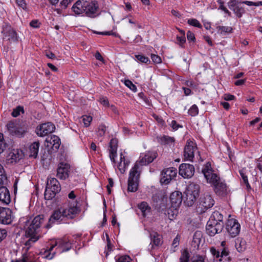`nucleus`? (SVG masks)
<instances>
[{
	"label": "nucleus",
	"instance_id": "nucleus-54",
	"mask_svg": "<svg viewBox=\"0 0 262 262\" xmlns=\"http://www.w3.org/2000/svg\"><path fill=\"white\" fill-rule=\"evenodd\" d=\"M117 155V150L115 149H110V158L111 161L113 162H115V158Z\"/></svg>",
	"mask_w": 262,
	"mask_h": 262
},
{
	"label": "nucleus",
	"instance_id": "nucleus-10",
	"mask_svg": "<svg viewBox=\"0 0 262 262\" xmlns=\"http://www.w3.org/2000/svg\"><path fill=\"white\" fill-rule=\"evenodd\" d=\"M7 126L11 135L19 138L24 137L27 132V127L25 125H20L14 122H10Z\"/></svg>",
	"mask_w": 262,
	"mask_h": 262
},
{
	"label": "nucleus",
	"instance_id": "nucleus-56",
	"mask_svg": "<svg viewBox=\"0 0 262 262\" xmlns=\"http://www.w3.org/2000/svg\"><path fill=\"white\" fill-rule=\"evenodd\" d=\"M220 252L221 257H224L227 256L229 254V250L227 247H224L223 248Z\"/></svg>",
	"mask_w": 262,
	"mask_h": 262
},
{
	"label": "nucleus",
	"instance_id": "nucleus-8",
	"mask_svg": "<svg viewBox=\"0 0 262 262\" xmlns=\"http://www.w3.org/2000/svg\"><path fill=\"white\" fill-rule=\"evenodd\" d=\"M57 246L58 248H62L61 252H66L69 250L71 248V244L70 243L69 241L67 239H58L55 243L54 244H53L49 250H46L45 251L43 255L44 257L48 259H52L55 254V253L53 252V253H51L50 252L53 249V248Z\"/></svg>",
	"mask_w": 262,
	"mask_h": 262
},
{
	"label": "nucleus",
	"instance_id": "nucleus-44",
	"mask_svg": "<svg viewBox=\"0 0 262 262\" xmlns=\"http://www.w3.org/2000/svg\"><path fill=\"white\" fill-rule=\"evenodd\" d=\"M125 85L130 89L133 92H136L137 90L136 85L129 80H125L124 81Z\"/></svg>",
	"mask_w": 262,
	"mask_h": 262
},
{
	"label": "nucleus",
	"instance_id": "nucleus-38",
	"mask_svg": "<svg viewBox=\"0 0 262 262\" xmlns=\"http://www.w3.org/2000/svg\"><path fill=\"white\" fill-rule=\"evenodd\" d=\"M20 113H24V107L21 106H18L13 110L11 115L14 117H17L20 115Z\"/></svg>",
	"mask_w": 262,
	"mask_h": 262
},
{
	"label": "nucleus",
	"instance_id": "nucleus-12",
	"mask_svg": "<svg viewBox=\"0 0 262 262\" xmlns=\"http://www.w3.org/2000/svg\"><path fill=\"white\" fill-rule=\"evenodd\" d=\"M84 12L85 15L90 17H95L98 15V4L96 1L84 2Z\"/></svg>",
	"mask_w": 262,
	"mask_h": 262
},
{
	"label": "nucleus",
	"instance_id": "nucleus-40",
	"mask_svg": "<svg viewBox=\"0 0 262 262\" xmlns=\"http://www.w3.org/2000/svg\"><path fill=\"white\" fill-rule=\"evenodd\" d=\"M216 29L221 33H230L232 30L231 27L228 26H217Z\"/></svg>",
	"mask_w": 262,
	"mask_h": 262
},
{
	"label": "nucleus",
	"instance_id": "nucleus-20",
	"mask_svg": "<svg viewBox=\"0 0 262 262\" xmlns=\"http://www.w3.org/2000/svg\"><path fill=\"white\" fill-rule=\"evenodd\" d=\"M46 146L48 148H52L53 150L59 149L61 144L59 138L55 135L48 136L46 139Z\"/></svg>",
	"mask_w": 262,
	"mask_h": 262
},
{
	"label": "nucleus",
	"instance_id": "nucleus-53",
	"mask_svg": "<svg viewBox=\"0 0 262 262\" xmlns=\"http://www.w3.org/2000/svg\"><path fill=\"white\" fill-rule=\"evenodd\" d=\"M151 58L152 61L155 63H160L162 61L161 57L155 54H151Z\"/></svg>",
	"mask_w": 262,
	"mask_h": 262
},
{
	"label": "nucleus",
	"instance_id": "nucleus-15",
	"mask_svg": "<svg viewBox=\"0 0 262 262\" xmlns=\"http://www.w3.org/2000/svg\"><path fill=\"white\" fill-rule=\"evenodd\" d=\"M55 129V126L53 123L47 122L37 126L36 129V133L38 136L43 137L53 132Z\"/></svg>",
	"mask_w": 262,
	"mask_h": 262
},
{
	"label": "nucleus",
	"instance_id": "nucleus-45",
	"mask_svg": "<svg viewBox=\"0 0 262 262\" xmlns=\"http://www.w3.org/2000/svg\"><path fill=\"white\" fill-rule=\"evenodd\" d=\"M6 147V143L4 140L3 134L0 133V154L2 153Z\"/></svg>",
	"mask_w": 262,
	"mask_h": 262
},
{
	"label": "nucleus",
	"instance_id": "nucleus-30",
	"mask_svg": "<svg viewBox=\"0 0 262 262\" xmlns=\"http://www.w3.org/2000/svg\"><path fill=\"white\" fill-rule=\"evenodd\" d=\"M178 207H173V206H171L170 207L166 209L164 213L168 217V218L172 220L176 218L178 213Z\"/></svg>",
	"mask_w": 262,
	"mask_h": 262
},
{
	"label": "nucleus",
	"instance_id": "nucleus-7",
	"mask_svg": "<svg viewBox=\"0 0 262 262\" xmlns=\"http://www.w3.org/2000/svg\"><path fill=\"white\" fill-rule=\"evenodd\" d=\"M200 186L195 183H190L187 186L185 191V203L188 206H191L195 202L199 195Z\"/></svg>",
	"mask_w": 262,
	"mask_h": 262
},
{
	"label": "nucleus",
	"instance_id": "nucleus-5",
	"mask_svg": "<svg viewBox=\"0 0 262 262\" xmlns=\"http://www.w3.org/2000/svg\"><path fill=\"white\" fill-rule=\"evenodd\" d=\"M60 190V185L58 180L54 178H49L45 192V198L46 200L52 199Z\"/></svg>",
	"mask_w": 262,
	"mask_h": 262
},
{
	"label": "nucleus",
	"instance_id": "nucleus-23",
	"mask_svg": "<svg viewBox=\"0 0 262 262\" xmlns=\"http://www.w3.org/2000/svg\"><path fill=\"white\" fill-rule=\"evenodd\" d=\"M170 201L171 206L173 207H179L182 201V195L179 191H174L170 195Z\"/></svg>",
	"mask_w": 262,
	"mask_h": 262
},
{
	"label": "nucleus",
	"instance_id": "nucleus-28",
	"mask_svg": "<svg viewBox=\"0 0 262 262\" xmlns=\"http://www.w3.org/2000/svg\"><path fill=\"white\" fill-rule=\"evenodd\" d=\"M39 142L38 141H35L33 142L30 146L29 148V155L30 157H33L36 158L38 155Z\"/></svg>",
	"mask_w": 262,
	"mask_h": 262
},
{
	"label": "nucleus",
	"instance_id": "nucleus-35",
	"mask_svg": "<svg viewBox=\"0 0 262 262\" xmlns=\"http://www.w3.org/2000/svg\"><path fill=\"white\" fill-rule=\"evenodd\" d=\"M209 220H212V221H215V222L223 223V216L219 211H214L211 215Z\"/></svg>",
	"mask_w": 262,
	"mask_h": 262
},
{
	"label": "nucleus",
	"instance_id": "nucleus-41",
	"mask_svg": "<svg viewBox=\"0 0 262 262\" xmlns=\"http://www.w3.org/2000/svg\"><path fill=\"white\" fill-rule=\"evenodd\" d=\"M106 130V126L103 124H100L98 127V130L97 131L98 135L100 137L103 136L105 135Z\"/></svg>",
	"mask_w": 262,
	"mask_h": 262
},
{
	"label": "nucleus",
	"instance_id": "nucleus-18",
	"mask_svg": "<svg viewBox=\"0 0 262 262\" xmlns=\"http://www.w3.org/2000/svg\"><path fill=\"white\" fill-rule=\"evenodd\" d=\"M196 150L195 144L191 141H187L184 148V156L186 160L192 161L194 158V153Z\"/></svg>",
	"mask_w": 262,
	"mask_h": 262
},
{
	"label": "nucleus",
	"instance_id": "nucleus-62",
	"mask_svg": "<svg viewBox=\"0 0 262 262\" xmlns=\"http://www.w3.org/2000/svg\"><path fill=\"white\" fill-rule=\"evenodd\" d=\"M71 0H62L61 3L60 5L61 7H63V8H66L68 5V4L71 3Z\"/></svg>",
	"mask_w": 262,
	"mask_h": 262
},
{
	"label": "nucleus",
	"instance_id": "nucleus-21",
	"mask_svg": "<svg viewBox=\"0 0 262 262\" xmlns=\"http://www.w3.org/2000/svg\"><path fill=\"white\" fill-rule=\"evenodd\" d=\"M157 157V153L155 151H148L144 156L140 158L139 162L141 165H146L152 162Z\"/></svg>",
	"mask_w": 262,
	"mask_h": 262
},
{
	"label": "nucleus",
	"instance_id": "nucleus-42",
	"mask_svg": "<svg viewBox=\"0 0 262 262\" xmlns=\"http://www.w3.org/2000/svg\"><path fill=\"white\" fill-rule=\"evenodd\" d=\"M82 118L84 126L86 127L89 126L92 121V117L90 116L84 115L82 117Z\"/></svg>",
	"mask_w": 262,
	"mask_h": 262
},
{
	"label": "nucleus",
	"instance_id": "nucleus-50",
	"mask_svg": "<svg viewBox=\"0 0 262 262\" xmlns=\"http://www.w3.org/2000/svg\"><path fill=\"white\" fill-rule=\"evenodd\" d=\"M97 34H101V35H113L116 37H120V36L118 34L113 32L112 31H105V32H95Z\"/></svg>",
	"mask_w": 262,
	"mask_h": 262
},
{
	"label": "nucleus",
	"instance_id": "nucleus-19",
	"mask_svg": "<svg viewBox=\"0 0 262 262\" xmlns=\"http://www.w3.org/2000/svg\"><path fill=\"white\" fill-rule=\"evenodd\" d=\"M70 166L68 163H60L57 169V177L62 180H65L69 177Z\"/></svg>",
	"mask_w": 262,
	"mask_h": 262
},
{
	"label": "nucleus",
	"instance_id": "nucleus-13",
	"mask_svg": "<svg viewBox=\"0 0 262 262\" xmlns=\"http://www.w3.org/2000/svg\"><path fill=\"white\" fill-rule=\"evenodd\" d=\"M224 227L223 223L215 222V221H212V220H209L208 221L206 230L207 233L210 236H213L217 233H219L222 232Z\"/></svg>",
	"mask_w": 262,
	"mask_h": 262
},
{
	"label": "nucleus",
	"instance_id": "nucleus-17",
	"mask_svg": "<svg viewBox=\"0 0 262 262\" xmlns=\"http://www.w3.org/2000/svg\"><path fill=\"white\" fill-rule=\"evenodd\" d=\"M179 172L184 178H191L194 173V167L193 165L183 163L179 166Z\"/></svg>",
	"mask_w": 262,
	"mask_h": 262
},
{
	"label": "nucleus",
	"instance_id": "nucleus-27",
	"mask_svg": "<svg viewBox=\"0 0 262 262\" xmlns=\"http://www.w3.org/2000/svg\"><path fill=\"white\" fill-rule=\"evenodd\" d=\"M138 207L141 211L143 217H146L150 214L151 207L147 203L142 202L138 205Z\"/></svg>",
	"mask_w": 262,
	"mask_h": 262
},
{
	"label": "nucleus",
	"instance_id": "nucleus-36",
	"mask_svg": "<svg viewBox=\"0 0 262 262\" xmlns=\"http://www.w3.org/2000/svg\"><path fill=\"white\" fill-rule=\"evenodd\" d=\"M7 181V178L3 166L0 164V185H3Z\"/></svg>",
	"mask_w": 262,
	"mask_h": 262
},
{
	"label": "nucleus",
	"instance_id": "nucleus-29",
	"mask_svg": "<svg viewBox=\"0 0 262 262\" xmlns=\"http://www.w3.org/2000/svg\"><path fill=\"white\" fill-rule=\"evenodd\" d=\"M203 237L202 232L200 231H196L194 232L193 236L192 246L194 247L199 248L200 244L202 242Z\"/></svg>",
	"mask_w": 262,
	"mask_h": 262
},
{
	"label": "nucleus",
	"instance_id": "nucleus-1",
	"mask_svg": "<svg viewBox=\"0 0 262 262\" xmlns=\"http://www.w3.org/2000/svg\"><path fill=\"white\" fill-rule=\"evenodd\" d=\"M202 172L207 182L213 185L214 191L217 195L224 196L227 194L228 188L226 184L213 172L210 162H208L204 165Z\"/></svg>",
	"mask_w": 262,
	"mask_h": 262
},
{
	"label": "nucleus",
	"instance_id": "nucleus-43",
	"mask_svg": "<svg viewBox=\"0 0 262 262\" xmlns=\"http://www.w3.org/2000/svg\"><path fill=\"white\" fill-rule=\"evenodd\" d=\"M199 110L197 106L193 105L188 110V114L191 116H195L198 114Z\"/></svg>",
	"mask_w": 262,
	"mask_h": 262
},
{
	"label": "nucleus",
	"instance_id": "nucleus-64",
	"mask_svg": "<svg viewBox=\"0 0 262 262\" xmlns=\"http://www.w3.org/2000/svg\"><path fill=\"white\" fill-rule=\"evenodd\" d=\"M235 97L234 95H230V94H226L225 95L224 99L225 100L227 101H230L233 100L234 99Z\"/></svg>",
	"mask_w": 262,
	"mask_h": 262
},
{
	"label": "nucleus",
	"instance_id": "nucleus-48",
	"mask_svg": "<svg viewBox=\"0 0 262 262\" xmlns=\"http://www.w3.org/2000/svg\"><path fill=\"white\" fill-rule=\"evenodd\" d=\"M116 260V262H129L131 258L128 255H122L119 256Z\"/></svg>",
	"mask_w": 262,
	"mask_h": 262
},
{
	"label": "nucleus",
	"instance_id": "nucleus-49",
	"mask_svg": "<svg viewBox=\"0 0 262 262\" xmlns=\"http://www.w3.org/2000/svg\"><path fill=\"white\" fill-rule=\"evenodd\" d=\"M118 141L116 138L112 139L110 143V149L117 150Z\"/></svg>",
	"mask_w": 262,
	"mask_h": 262
},
{
	"label": "nucleus",
	"instance_id": "nucleus-34",
	"mask_svg": "<svg viewBox=\"0 0 262 262\" xmlns=\"http://www.w3.org/2000/svg\"><path fill=\"white\" fill-rule=\"evenodd\" d=\"M241 177L243 180L244 183L246 185L247 188L248 189L251 188V186L249 183L248 176H247V170L246 168H243L239 171Z\"/></svg>",
	"mask_w": 262,
	"mask_h": 262
},
{
	"label": "nucleus",
	"instance_id": "nucleus-3",
	"mask_svg": "<svg viewBox=\"0 0 262 262\" xmlns=\"http://www.w3.org/2000/svg\"><path fill=\"white\" fill-rule=\"evenodd\" d=\"M44 221L43 215L35 216L31 223L28 221L26 225V234L30 238L26 242V245L30 246L33 243L36 242L40 237V226Z\"/></svg>",
	"mask_w": 262,
	"mask_h": 262
},
{
	"label": "nucleus",
	"instance_id": "nucleus-6",
	"mask_svg": "<svg viewBox=\"0 0 262 262\" xmlns=\"http://www.w3.org/2000/svg\"><path fill=\"white\" fill-rule=\"evenodd\" d=\"M139 165L136 162L129 171L128 179V191L136 192L138 187L140 172L138 171Z\"/></svg>",
	"mask_w": 262,
	"mask_h": 262
},
{
	"label": "nucleus",
	"instance_id": "nucleus-55",
	"mask_svg": "<svg viewBox=\"0 0 262 262\" xmlns=\"http://www.w3.org/2000/svg\"><path fill=\"white\" fill-rule=\"evenodd\" d=\"M24 259L25 260V262H36L35 260L33 259V255L32 254H24Z\"/></svg>",
	"mask_w": 262,
	"mask_h": 262
},
{
	"label": "nucleus",
	"instance_id": "nucleus-46",
	"mask_svg": "<svg viewBox=\"0 0 262 262\" xmlns=\"http://www.w3.org/2000/svg\"><path fill=\"white\" fill-rule=\"evenodd\" d=\"M188 23L191 26L196 27L199 28L202 27L201 24L196 19H189L188 20Z\"/></svg>",
	"mask_w": 262,
	"mask_h": 262
},
{
	"label": "nucleus",
	"instance_id": "nucleus-57",
	"mask_svg": "<svg viewBox=\"0 0 262 262\" xmlns=\"http://www.w3.org/2000/svg\"><path fill=\"white\" fill-rule=\"evenodd\" d=\"M106 236H107V251L105 252L106 256H107L108 255L109 252L112 250V245L111 243L110 239L108 237V236L107 235H106Z\"/></svg>",
	"mask_w": 262,
	"mask_h": 262
},
{
	"label": "nucleus",
	"instance_id": "nucleus-33",
	"mask_svg": "<svg viewBox=\"0 0 262 262\" xmlns=\"http://www.w3.org/2000/svg\"><path fill=\"white\" fill-rule=\"evenodd\" d=\"M158 142L161 144H170L174 142V139L173 137L167 136H163L157 138Z\"/></svg>",
	"mask_w": 262,
	"mask_h": 262
},
{
	"label": "nucleus",
	"instance_id": "nucleus-37",
	"mask_svg": "<svg viewBox=\"0 0 262 262\" xmlns=\"http://www.w3.org/2000/svg\"><path fill=\"white\" fill-rule=\"evenodd\" d=\"M190 255L187 249H185L181 254L180 258V262H189Z\"/></svg>",
	"mask_w": 262,
	"mask_h": 262
},
{
	"label": "nucleus",
	"instance_id": "nucleus-60",
	"mask_svg": "<svg viewBox=\"0 0 262 262\" xmlns=\"http://www.w3.org/2000/svg\"><path fill=\"white\" fill-rule=\"evenodd\" d=\"M187 39L189 41H194L195 40V36L194 34L190 31H188L187 32Z\"/></svg>",
	"mask_w": 262,
	"mask_h": 262
},
{
	"label": "nucleus",
	"instance_id": "nucleus-16",
	"mask_svg": "<svg viewBox=\"0 0 262 262\" xmlns=\"http://www.w3.org/2000/svg\"><path fill=\"white\" fill-rule=\"evenodd\" d=\"M13 221L12 212L11 209L8 208L0 206V223L5 225H8Z\"/></svg>",
	"mask_w": 262,
	"mask_h": 262
},
{
	"label": "nucleus",
	"instance_id": "nucleus-47",
	"mask_svg": "<svg viewBox=\"0 0 262 262\" xmlns=\"http://www.w3.org/2000/svg\"><path fill=\"white\" fill-rule=\"evenodd\" d=\"M181 36H177V40L179 42L181 46H182V45H183L185 42L186 41V39L185 37V32L184 31H181Z\"/></svg>",
	"mask_w": 262,
	"mask_h": 262
},
{
	"label": "nucleus",
	"instance_id": "nucleus-61",
	"mask_svg": "<svg viewBox=\"0 0 262 262\" xmlns=\"http://www.w3.org/2000/svg\"><path fill=\"white\" fill-rule=\"evenodd\" d=\"M7 234L6 230L0 229V242L6 237Z\"/></svg>",
	"mask_w": 262,
	"mask_h": 262
},
{
	"label": "nucleus",
	"instance_id": "nucleus-11",
	"mask_svg": "<svg viewBox=\"0 0 262 262\" xmlns=\"http://www.w3.org/2000/svg\"><path fill=\"white\" fill-rule=\"evenodd\" d=\"M177 174V170L174 167H169L163 169L161 173L160 182L162 184L167 185L174 179Z\"/></svg>",
	"mask_w": 262,
	"mask_h": 262
},
{
	"label": "nucleus",
	"instance_id": "nucleus-14",
	"mask_svg": "<svg viewBox=\"0 0 262 262\" xmlns=\"http://www.w3.org/2000/svg\"><path fill=\"white\" fill-rule=\"evenodd\" d=\"M241 226L238 222L234 219H229L226 226V229L231 237L237 236L240 231Z\"/></svg>",
	"mask_w": 262,
	"mask_h": 262
},
{
	"label": "nucleus",
	"instance_id": "nucleus-26",
	"mask_svg": "<svg viewBox=\"0 0 262 262\" xmlns=\"http://www.w3.org/2000/svg\"><path fill=\"white\" fill-rule=\"evenodd\" d=\"M84 2L85 1L79 0L73 6L72 9L75 14L79 15L84 12Z\"/></svg>",
	"mask_w": 262,
	"mask_h": 262
},
{
	"label": "nucleus",
	"instance_id": "nucleus-59",
	"mask_svg": "<svg viewBox=\"0 0 262 262\" xmlns=\"http://www.w3.org/2000/svg\"><path fill=\"white\" fill-rule=\"evenodd\" d=\"M30 25L34 28H38L40 26V23L37 20H33L30 23Z\"/></svg>",
	"mask_w": 262,
	"mask_h": 262
},
{
	"label": "nucleus",
	"instance_id": "nucleus-31",
	"mask_svg": "<svg viewBox=\"0 0 262 262\" xmlns=\"http://www.w3.org/2000/svg\"><path fill=\"white\" fill-rule=\"evenodd\" d=\"M120 161L118 164V168L120 172L123 174L125 172L126 168L129 164V162L125 160V157L122 153L120 154Z\"/></svg>",
	"mask_w": 262,
	"mask_h": 262
},
{
	"label": "nucleus",
	"instance_id": "nucleus-51",
	"mask_svg": "<svg viewBox=\"0 0 262 262\" xmlns=\"http://www.w3.org/2000/svg\"><path fill=\"white\" fill-rule=\"evenodd\" d=\"M210 251L214 257L216 258H219L221 257L220 251L216 250L214 247H211Z\"/></svg>",
	"mask_w": 262,
	"mask_h": 262
},
{
	"label": "nucleus",
	"instance_id": "nucleus-39",
	"mask_svg": "<svg viewBox=\"0 0 262 262\" xmlns=\"http://www.w3.org/2000/svg\"><path fill=\"white\" fill-rule=\"evenodd\" d=\"M135 57L138 61L144 63H150V60L147 57L142 54L136 55Z\"/></svg>",
	"mask_w": 262,
	"mask_h": 262
},
{
	"label": "nucleus",
	"instance_id": "nucleus-25",
	"mask_svg": "<svg viewBox=\"0 0 262 262\" xmlns=\"http://www.w3.org/2000/svg\"><path fill=\"white\" fill-rule=\"evenodd\" d=\"M150 237L151 239L150 244H152V247L154 246H159L162 244V237L157 232H153L150 233Z\"/></svg>",
	"mask_w": 262,
	"mask_h": 262
},
{
	"label": "nucleus",
	"instance_id": "nucleus-24",
	"mask_svg": "<svg viewBox=\"0 0 262 262\" xmlns=\"http://www.w3.org/2000/svg\"><path fill=\"white\" fill-rule=\"evenodd\" d=\"M22 157V151H20L19 152L17 149H14L9 154L8 161V162L11 163H16L17 161H18L20 159H21Z\"/></svg>",
	"mask_w": 262,
	"mask_h": 262
},
{
	"label": "nucleus",
	"instance_id": "nucleus-9",
	"mask_svg": "<svg viewBox=\"0 0 262 262\" xmlns=\"http://www.w3.org/2000/svg\"><path fill=\"white\" fill-rule=\"evenodd\" d=\"M215 201L212 196L209 193L204 194L200 199L198 206V212H204L207 209L211 208L214 204Z\"/></svg>",
	"mask_w": 262,
	"mask_h": 262
},
{
	"label": "nucleus",
	"instance_id": "nucleus-4",
	"mask_svg": "<svg viewBox=\"0 0 262 262\" xmlns=\"http://www.w3.org/2000/svg\"><path fill=\"white\" fill-rule=\"evenodd\" d=\"M241 4H245L249 6H259L261 4V2H253L248 1L241 2L237 0H230L228 3V7L231 10L233 11L236 16L239 18L241 17L245 12L244 8L241 6Z\"/></svg>",
	"mask_w": 262,
	"mask_h": 262
},
{
	"label": "nucleus",
	"instance_id": "nucleus-22",
	"mask_svg": "<svg viewBox=\"0 0 262 262\" xmlns=\"http://www.w3.org/2000/svg\"><path fill=\"white\" fill-rule=\"evenodd\" d=\"M0 201L6 205L9 204L11 202L9 190L5 186L0 187Z\"/></svg>",
	"mask_w": 262,
	"mask_h": 262
},
{
	"label": "nucleus",
	"instance_id": "nucleus-2",
	"mask_svg": "<svg viewBox=\"0 0 262 262\" xmlns=\"http://www.w3.org/2000/svg\"><path fill=\"white\" fill-rule=\"evenodd\" d=\"M79 211V209L74 205H70L67 207H61L53 211L49 219V224L47 227L50 228L52 224L60 222L64 217L73 219Z\"/></svg>",
	"mask_w": 262,
	"mask_h": 262
},
{
	"label": "nucleus",
	"instance_id": "nucleus-32",
	"mask_svg": "<svg viewBox=\"0 0 262 262\" xmlns=\"http://www.w3.org/2000/svg\"><path fill=\"white\" fill-rule=\"evenodd\" d=\"M5 37H7L8 40L10 41H16L17 36L16 32L12 28H9L6 32Z\"/></svg>",
	"mask_w": 262,
	"mask_h": 262
},
{
	"label": "nucleus",
	"instance_id": "nucleus-58",
	"mask_svg": "<svg viewBox=\"0 0 262 262\" xmlns=\"http://www.w3.org/2000/svg\"><path fill=\"white\" fill-rule=\"evenodd\" d=\"M170 125L174 130H177L179 127H182V126L178 124L175 120H172Z\"/></svg>",
	"mask_w": 262,
	"mask_h": 262
},
{
	"label": "nucleus",
	"instance_id": "nucleus-63",
	"mask_svg": "<svg viewBox=\"0 0 262 262\" xmlns=\"http://www.w3.org/2000/svg\"><path fill=\"white\" fill-rule=\"evenodd\" d=\"M192 262H204V258L202 256L198 255L194 258Z\"/></svg>",
	"mask_w": 262,
	"mask_h": 262
},
{
	"label": "nucleus",
	"instance_id": "nucleus-52",
	"mask_svg": "<svg viewBox=\"0 0 262 262\" xmlns=\"http://www.w3.org/2000/svg\"><path fill=\"white\" fill-rule=\"evenodd\" d=\"M17 5L23 9H27V4L25 0H15Z\"/></svg>",
	"mask_w": 262,
	"mask_h": 262
}]
</instances>
